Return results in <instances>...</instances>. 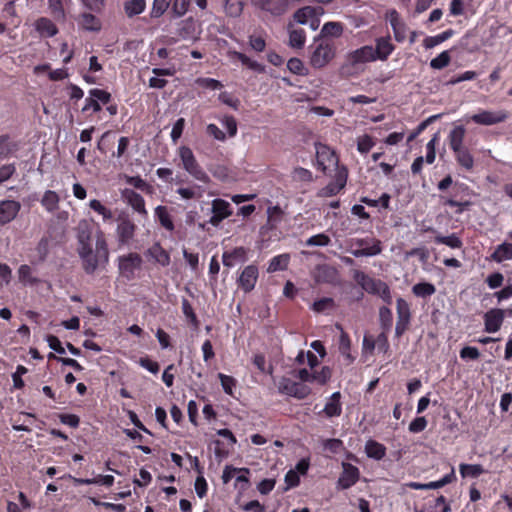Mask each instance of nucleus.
<instances>
[{"instance_id": "nucleus-1", "label": "nucleus", "mask_w": 512, "mask_h": 512, "mask_svg": "<svg viewBox=\"0 0 512 512\" xmlns=\"http://www.w3.org/2000/svg\"><path fill=\"white\" fill-rule=\"evenodd\" d=\"M77 252L81 259L82 268L88 275H92L98 268H105L109 263V249L102 232L96 239L95 250L92 247H78Z\"/></svg>"}, {"instance_id": "nucleus-2", "label": "nucleus", "mask_w": 512, "mask_h": 512, "mask_svg": "<svg viewBox=\"0 0 512 512\" xmlns=\"http://www.w3.org/2000/svg\"><path fill=\"white\" fill-rule=\"evenodd\" d=\"M374 62L371 45H364L358 49L350 51L340 67L341 75L345 77H355L365 71V64Z\"/></svg>"}, {"instance_id": "nucleus-3", "label": "nucleus", "mask_w": 512, "mask_h": 512, "mask_svg": "<svg viewBox=\"0 0 512 512\" xmlns=\"http://www.w3.org/2000/svg\"><path fill=\"white\" fill-rule=\"evenodd\" d=\"M336 55V46L331 39L320 38L310 47V65L315 69L325 67Z\"/></svg>"}, {"instance_id": "nucleus-4", "label": "nucleus", "mask_w": 512, "mask_h": 512, "mask_svg": "<svg viewBox=\"0 0 512 512\" xmlns=\"http://www.w3.org/2000/svg\"><path fill=\"white\" fill-rule=\"evenodd\" d=\"M183 169L194 179L207 184L210 181L208 174L197 161L192 149L188 146H181L178 149Z\"/></svg>"}, {"instance_id": "nucleus-5", "label": "nucleus", "mask_w": 512, "mask_h": 512, "mask_svg": "<svg viewBox=\"0 0 512 512\" xmlns=\"http://www.w3.org/2000/svg\"><path fill=\"white\" fill-rule=\"evenodd\" d=\"M116 237L119 247L129 245L134 239L137 226L127 212L122 211L116 218Z\"/></svg>"}, {"instance_id": "nucleus-6", "label": "nucleus", "mask_w": 512, "mask_h": 512, "mask_svg": "<svg viewBox=\"0 0 512 512\" xmlns=\"http://www.w3.org/2000/svg\"><path fill=\"white\" fill-rule=\"evenodd\" d=\"M142 257L136 252L118 257V270L120 275L127 281H132L136 277V271L142 267Z\"/></svg>"}, {"instance_id": "nucleus-7", "label": "nucleus", "mask_w": 512, "mask_h": 512, "mask_svg": "<svg viewBox=\"0 0 512 512\" xmlns=\"http://www.w3.org/2000/svg\"><path fill=\"white\" fill-rule=\"evenodd\" d=\"M316 161L318 169L324 174H327L332 168H335L336 172L337 169L341 167L335 151L325 144L316 145Z\"/></svg>"}, {"instance_id": "nucleus-8", "label": "nucleus", "mask_w": 512, "mask_h": 512, "mask_svg": "<svg viewBox=\"0 0 512 512\" xmlns=\"http://www.w3.org/2000/svg\"><path fill=\"white\" fill-rule=\"evenodd\" d=\"M353 245L359 247L351 251V254L357 258L376 256L383 250L382 242L377 238H357L354 239Z\"/></svg>"}, {"instance_id": "nucleus-9", "label": "nucleus", "mask_w": 512, "mask_h": 512, "mask_svg": "<svg viewBox=\"0 0 512 512\" xmlns=\"http://www.w3.org/2000/svg\"><path fill=\"white\" fill-rule=\"evenodd\" d=\"M347 179L348 170L342 165V167H339L335 172L333 180L319 191L318 196L332 197L337 195L346 186Z\"/></svg>"}, {"instance_id": "nucleus-10", "label": "nucleus", "mask_w": 512, "mask_h": 512, "mask_svg": "<svg viewBox=\"0 0 512 512\" xmlns=\"http://www.w3.org/2000/svg\"><path fill=\"white\" fill-rule=\"evenodd\" d=\"M509 118V112L506 110H480L478 113L473 114L470 120L478 125L491 126L505 122Z\"/></svg>"}, {"instance_id": "nucleus-11", "label": "nucleus", "mask_w": 512, "mask_h": 512, "mask_svg": "<svg viewBox=\"0 0 512 512\" xmlns=\"http://www.w3.org/2000/svg\"><path fill=\"white\" fill-rule=\"evenodd\" d=\"M397 322L395 327L396 337H401L408 329L411 321V310L409 303L403 299L396 300Z\"/></svg>"}, {"instance_id": "nucleus-12", "label": "nucleus", "mask_w": 512, "mask_h": 512, "mask_svg": "<svg viewBox=\"0 0 512 512\" xmlns=\"http://www.w3.org/2000/svg\"><path fill=\"white\" fill-rule=\"evenodd\" d=\"M259 278V269L257 265L250 264L243 268L240 272L236 283L240 290L244 293H250L256 286Z\"/></svg>"}, {"instance_id": "nucleus-13", "label": "nucleus", "mask_w": 512, "mask_h": 512, "mask_svg": "<svg viewBox=\"0 0 512 512\" xmlns=\"http://www.w3.org/2000/svg\"><path fill=\"white\" fill-rule=\"evenodd\" d=\"M211 212L212 216L208 222L214 227H218L223 220H225L226 218L230 217L233 214L231 204L228 201L221 198H216L212 200Z\"/></svg>"}, {"instance_id": "nucleus-14", "label": "nucleus", "mask_w": 512, "mask_h": 512, "mask_svg": "<svg viewBox=\"0 0 512 512\" xmlns=\"http://www.w3.org/2000/svg\"><path fill=\"white\" fill-rule=\"evenodd\" d=\"M506 311L501 308H491L483 315L484 331L486 333L498 332L505 320Z\"/></svg>"}, {"instance_id": "nucleus-15", "label": "nucleus", "mask_w": 512, "mask_h": 512, "mask_svg": "<svg viewBox=\"0 0 512 512\" xmlns=\"http://www.w3.org/2000/svg\"><path fill=\"white\" fill-rule=\"evenodd\" d=\"M342 469L336 485L339 490H347L359 481L360 471L358 467L348 462L342 463Z\"/></svg>"}, {"instance_id": "nucleus-16", "label": "nucleus", "mask_w": 512, "mask_h": 512, "mask_svg": "<svg viewBox=\"0 0 512 512\" xmlns=\"http://www.w3.org/2000/svg\"><path fill=\"white\" fill-rule=\"evenodd\" d=\"M353 279L367 293L376 295L384 282L380 279L370 277L360 270L353 271Z\"/></svg>"}, {"instance_id": "nucleus-17", "label": "nucleus", "mask_w": 512, "mask_h": 512, "mask_svg": "<svg viewBox=\"0 0 512 512\" xmlns=\"http://www.w3.org/2000/svg\"><path fill=\"white\" fill-rule=\"evenodd\" d=\"M122 198L141 217L145 219L148 217L145 200L141 194L137 193L133 189H124L122 192Z\"/></svg>"}, {"instance_id": "nucleus-18", "label": "nucleus", "mask_w": 512, "mask_h": 512, "mask_svg": "<svg viewBox=\"0 0 512 512\" xmlns=\"http://www.w3.org/2000/svg\"><path fill=\"white\" fill-rule=\"evenodd\" d=\"M21 204L16 200L0 201V227L11 223L19 214Z\"/></svg>"}, {"instance_id": "nucleus-19", "label": "nucleus", "mask_w": 512, "mask_h": 512, "mask_svg": "<svg viewBox=\"0 0 512 512\" xmlns=\"http://www.w3.org/2000/svg\"><path fill=\"white\" fill-rule=\"evenodd\" d=\"M394 50L395 45L391 42L390 36L376 38L375 48L372 46L374 61H386Z\"/></svg>"}, {"instance_id": "nucleus-20", "label": "nucleus", "mask_w": 512, "mask_h": 512, "mask_svg": "<svg viewBox=\"0 0 512 512\" xmlns=\"http://www.w3.org/2000/svg\"><path fill=\"white\" fill-rule=\"evenodd\" d=\"M249 249L243 246L235 247L222 254V263L227 268L234 267L237 263H244L248 260Z\"/></svg>"}, {"instance_id": "nucleus-21", "label": "nucleus", "mask_w": 512, "mask_h": 512, "mask_svg": "<svg viewBox=\"0 0 512 512\" xmlns=\"http://www.w3.org/2000/svg\"><path fill=\"white\" fill-rule=\"evenodd\" d=\"M146 257L161 267H167L171 263V257L159 242H155L145 252Z\"/></svg>"}, {"instance_id": "nucleus-22", "label": "nucleus", "mask_w": 512, "mask_h": 512, "mask_svg": "<svg viewBox=\"0 0 512 512\" xmlns=\"http://www.w3.org/2000/svg\"><path fill=\"white\" fill-rule=\"evenodd\" d=\"M253 4L274 16L283 15L286 10V0H252Z\"/></svg>"}, {"instance_id": "nucleus-23", "label": "nucleus", "mask_w": 512, "mask_h": 512, "mask_svg": "<svg viewBox=\"0 0 512 512\" xmlns=\"http://www.w3.org/2000/svg\"><path fill=\"white\" fill-rule=\"evenodd\" d=\"M323 413L327 418L339 417L342 414V403L341 393L339 391L334 392L326 402L323 410L319 415Z\"/></svg>"}, {"instance_id": "nucleus-24", "label": "nucleus", "mask_w": 512, "mask_h": 512, "mask_svg": "<svg viewBox=\"0 0 512 512\" xmlns=\"http://www.w3.org/2000/svg\"><path fill=\"white\" fill-rule=\"evenodd\" d=\"M71 3V0H48V7L54 20L64 22L66 20V10Z\"/></svg>"}, {"instance_id": "nucleus-25", "label": "nucleus", "mask_w": 512, "mask_h": 512, "mask_svg": "<svg viewBox=\"0 0 512 512\" xmlns=\"http://www.w3.org/2000/svg\"><path fill=\"white\" fill-rule=\"evenodd\" d=\"M456 162L465 170L470 171L474 167V157L470 152L469 148L464 146L452 150Z\"/></svg>"}, {"instance_id": "nucleus-26", "label": "nucleus", "mask_w": 512, "mask_h": 512, "mask_svg": "<svg viewBox=\"0 0 512 512\" xmlns=\"http://www.w3.org/2000/svg\"><path fill=\"white\" fill-rule=\"evenodd\" d=\"M229 56L233 60H238L247 67L248 69L257 72V73H264L265 72V66L256 60H252L250 57H248L246 54L238 51H230Z\"/></svg>"}, {"instance_id": "nucleus-27", "label": "nucleus", "mask_w": 512, "mask_h": 512, "mask_svg": "<svg viewBox=\"0 0 512 512\" xmlns=\"http://www.w3.org/2000/svg\"><path fill=\"white\" fill-rule=\"evenodd\" d=\"M35 29L43 37H54L58 33L57 26L46 17H40L36 20Z\"/></svg>"}, {"instance_id": "nucleus-28", "label": "nucleus", "mask_w": 512, "mask_h": 512, "mask_svg": "<svg viewBox=\"0 0 512 512\" xmlns=\"http://www.w3.org/2000/svg\"><path fill=\"white\" fill-rule=\"evenodd\" d=\"M466 129L463 125L455 126L448 135V144L451 150L464 147Z\"/></svg>"}, {"instance_id": "nucleus-29", "label": "nucleus", "mask_w": 512, "mask_h": 512, "mask_svg": "<svg viewBox=\"0 0 512 512\" xmlns=\"http://www.w3.org/2000/svg\"><path fill=\"white\" fill-rule=\"evenodd\" d=\"M490 260L496 263L512 260V243L504 242L499 244L490 255Z\"/></svg>"}, {"instance_id": "nucleus-30", "label": "nucleus", "mask_w": 512, "mask_h": 512, "mask_svg": "<svg viewBox=\"0 0 512 512\" xmlns=\"http://www.w3.org/2000/svg\"><path fill=\"white\" fill-rule=\"evenodd\" d=\"M365 453L369 458L381 460L386 455V447L382 443L370 439L365 444Z\"/></svg>"}, {"instance_id": "nucleus-31", "label": "nucleus", "mask_w": 512, "mask_h": 512, "mask_svg": "<svg viewBox=\"0 0 512 512\" xmlns=\"http://www.w3.org/2000/svg\"><path fill=\"white\" fill-rule=\"evenodd\" d=\"M290 263V254L283 253L274 256L269 261L267 272L268 273H274L277 271H284L288 268V265Z\"/></svg>"}, {"instance_id": "nucleus-32", "label": "nucleus", "mask_w": 512, "mask_h": 512, "mask_svg": "<svg viewBox=\"0 0 512 512\" xmlns=\"http://www.w3.org/2000/svg\"><path fill=\"white\" fill-rule=\"evenodd\" d=\"M178 35L184 40L195 38L196 22L192 17L182 20L179 23Z\"/></svg>"}, {"instance_id": "nucleus-33", "label": "nucleus", "mask_w": 512, "mask_h": 512, "mask_svg": "<svg viewBox=\"0 0 512 512\" xmlns=\"http://www.w3.org/2000/svg\"><path fill=\"white\" fill-rule=\"evenodd\" d=\"M266 36V32L263 30L254 32L253 34L249 35L248 44L250 48L257 53L265 51L267 46Z\"/></svg>"}, {"instance_id": "nucleus-34", "label": "nucleus", "mask_w": 512, "mask_h": 512, "mask_svg": "<svg viewBox=\"0 0 512 512\" xmlns=\"http://www.w3.org/2000/svg\"><path fill=\"white\" fill-rule=\"evenodd\" d=\"M155 216L160 225L168 231H173L175 226L166 206L159 205L155 208Z\"/></svg>"}, {"instance_id": "nucleus-35", "label": "nucleus", "mask_w": 512, "mask_h": 512, "mask_svg": "<svg viewBox=\"0 0 512 512\" xmlns=\"http://www.w3.org/2000/svg\"><path fill=\"white\" fill-rule=\"evenodd\" d=\"M459 472L462 478H478L485 473V469L481 464H466L459 465Z\"/></svg>"}, {"instance_id": "nucleus-36", "label": "nucleus", "mask_w": 512, "mask_h": 512, "mask_svg": "<svg viewBox=\"0 0 512 512\" xmlns=\"http://www.w3.org/2000/svg\"><path fill=\"white\" fill-rule=\"evenodd\" d=\"M310 19L312 20L311 26L313 27L316 21V11L311 6L300 8L294 13V20L300 24H307Z\"/></svg>"}, {"instance_id": "nucleus-37", "label": "nucleus", "mask_w": 512, "mask_h": 512, "mask_svg": "<svg viewBox=\"0 0 512 512\" xmlns=\"http://www.w3.org/2000/svg\"><path fill=\"white\" fill-rule=\"evenodd\" d=\"M146 9V0H128L124 3V12L132 18L143 13Z\"/></svg>"}, {"instance_id": "nucleus-38", "label": "nucleus", "mask_w": 512, "mask_h": 512, "mask_svg": "<svg viewBox=\"0 0 512 512\" xmlns=\"http://www.w3.org/2000/svg\"><path fill=\"white\" fill-rule=\"evenodd\" d=\"M339 352L346 360L347 364H351L355 357L351 354V340L349 335L342 331L340 338H339Z\"/></svg>"}, {"instance_id": "nucleus-39", "label": "nucleus", "mask_w": 512, "mask_h": 512, "mask_svg": "<svg viewBox=\"0 0 512 512\" xmlns=\"http://www.w3.org/2000/svg\"><path fill=\"white\" fill-rule=\"evenodd\" d=\"M306 42V32L302 28L289 30V46L295 49H301Z\"/></svg>"}, {"instance_id": "nucleus-40", "label": "nucleus", "mask_w": 512, "mask_h": 512, "mask_svg": "<svg viewBox=\"0 0 512 512\" xmlns=\"http://www.w3.org/2000/svg\"><path fill=\"white\" fill-rule=\"evenodd\" d=\"M79 24L87 31H99L101 29L100 20L91 13H82L80 15Z\"/></svg>"}, {"instance_id": "nucleus-41", "label": "nucleus", "mask_w": 512, "mask_h": 512, "mask_svg": "<svg viewBox=\"0 0 512 512\" xmlns=\"http://www.w3.org/2000/svg\"><path fill=\"white\" fill-rule=\"evenodd\" d=\"M247 0H225L224 11L229 17H239L244 9Z\"/></svg>"}, {"instance_id": "nucleus-42", "label": "nucleus", "mask_w": 512, "mask_h": 512, "mask_svg": "<svg viewBox=\"0 0 512 512\" xmlns=\"http://www.w3.org/2000/svg\"><path fill=\"white\" fill-rule=\"evenodd\" d=\"M454 35L453 29H447L436 36H428L424 39L423 45L426 49H431L442 42L448 40Z\"/></svg>"}, {"instance_id": "nucleus-43", "label": "nucleus", "mask_w": 512, "mask_h": 512, "mask_svg": "<svg viewBox=\"0 0 512 512\" xmlns=\"http://www.w3.org/2000/svg\"><path fill=\"white\" fill-rule=\"evenodd\" d=\"M343 34V24L340 22H326L321 29V38L340 37Z\"/></svg>"}, {"instance_id": "nucleus-44", "label": "nucleus", "mask_w": 512, "mask_h": 512, "mask_svg": "<svg viewBox=\"0 0 512 512\" xmlns=\"http://www.w3.org/2000/svg\"><path fill=\"white\" fill-rule=\"evenodd\" d=\"M436 244H444L452 249H460L463 246L461 238L456 234L452 233L448 236L437 235L434 238Z\"/></svg>"}, {"instance_id": "nucleus-45", "label": "nucleus", "mask_w": 512, "mask_h": 512, "mask_svg": "<svg viewBox=\"0 0 512 512\" xmlns=\"http://www.w3.org/2000/svg\"><path fill=\"white\" fill-rule=\"evenodd\" d=\"M59 196L55 191L47 190L41 200V204L49 212H53L59 207Z\"/></svg>"}, {"instance_id": "nucleus-46", "label": "nucleus", "mask_w": 512, "mask_h": 512, "mask_svg": "<svg viewBox=\"0 0 512 512\" xmlns=\"http://www.w3.org/2000/svg\"><path fill=\"white\" fill-rule=\"evenodd\" d=\"M172 0H153L150 17L158 19L162 17L171 7Z\"/></svg>"}, {"instance_id": "nucleus-47", "label": "nucleus", "mask_w": 512, "mask_h": 512, "mask_svg": "<svg viewBox=\"0 0 512 512\" xmlns=\"http://www.w3.org/2000/svg\"><path fill=\"white\" fill-rule=\"evenodd\" d=\"M284 211L279 205L270 206L267 208V224L270 229L276 227L283 219Z\"/></svg>"}, {"instance_id": "nucleus-48", "label": "nucleus", "mask_w": 512, "mask_h": 512, "mask_svg": "<svg viewBox=\"0 0 512 512\" xmlns=\"http://www.w3.org/2000/svg\"><path fill=\"white\" fill-rule=\"evenodd\" d=\"M191 0H172L170 13L173 18L184 16L190 7Z\"/></svg>"}, {"instance_id": "nucleus-49", "label": "nucleus", "mask_w": 512, "mask_h": 512, "mask_svg": "<svg viewBox=\"0 0 512 512\" xmlns=\"http://www.w3.org/2000/svg\"><path fill=\"white\" fill-rule=\"evenodd\" d=\"M412 292L417 297H430L436 292V288L432 283L420 282L412 287Z\"/></svg>"}, {"instance_id": "nucleus-50", "label": "nucleus", "mask_w": 512, "mask_h": 512, "mask_svg": "<svg viewBox=\"0 0 512 512\" xmlns=\"http://www.w3.org/2000/svg\"><path fill=\"white\" fill-rule=\"evenodd\" d=\"M379 321L383 332H389L393 324V314L390 308L383 306L379 309Z\"/></svg>"}, {"instance_id": "nucleus-51", "label": "nucleus", "mask_w": 512, "mask_h": 512, "mask_svg": "<svg viewBox=\"0 0 512 512\" xmlns=\"http://www.w3.org/2000/svg\"><path fill=\"white\" fill-rule=\"evenodd\" d=\"M18 150V144L9 141L8 135L0 136V157L6 158Z\"/></svg>"}, {"instance_id": "nucleus-52", "label": "nucleus", "mask_w": 512, "mask_h": 512, "mask_svg": "<svg viewBox=\"0 0 512 512\" xmlns=\"http://www.w3.org/2000/svg\"><path fill=\"white\" fill-rule=\"evenodd\" d=\"M33 270L27 264H22L18 268V278L23 284L35 285L38 283V279L32 276Z\"/></svg>"}, {"instance_id": "nucleus-53", "label": "nucleus", "mask_w": 512, "mask_h": 512, "mask_svg": "<svg viewBox=\"0 0 512 512\" xmlns=\"http://www.w3.org/2000/svg\"><path fill=\"white\" fill-rule=\"evenodd\" d=\"M181 304H182V312L185 315V317L187 318V320L189 321L190 325L193 328L197 329L200 325V322L197 318L196 313L194 312L192 305L186 298L182 299Z\"/></svg>"}, {"instance_id": "nucleus-54", "label": "nucleus", "mask_w": 512, "mask_h": 512, "mask_svg": "<svg viewBox=\"0 0 512 512\" xmlns=\"http://www.w3.org/2000/svg\"><path fill=\"white\" fill-rule=\"evenodd\" d=\"M287 69L295 75H299V76L308 75V69L305 67L303 61L296 57L290 58L288 60Z\"/></svg>"}, {"instance_id": "nucleus-55", "label": "nucleus", "mask_w": 512, "mask_h": 512, "mask_svg": "<svg viewBox=\"0 0 512 512\" xmlns=\"http://www.w3.org/2000/svg\"><path fill=\"white\" fill-rule=\"evenodd\" d=\"M451 61V56L449 54V51H443L441 52L437 57L433 58L430 62V66L433 69H443L449 65Z\"/></svg>"}, {"instance_id": "nucleus-56", "label": "nucleus", "mask_w": 512, "mask_h": 512, "mask_svg": "<svg viewBox=\"0 0 512 512\" xmlns=\"http://www.w3.org/2000/svg\"><path fill=\"white\" fill-rule=\"evenodd\" d=\"M335 307V301L333 298L330 297H323L318 300H316L313 305L312 309L317 313H322L326 310H331Z\"/></svg>"}, {"instance_id": "nucleus-57", "label": "nucleus", "mask_w": 512, "mask_h": 512, "mask_svg": "<svg viewBox=\"0 0 512 512\" xmlns=\"http://www.w3.org/2000/svg\"><path fill=\"white\" fill-rule=\"evenodd\" d=\"M456 480V475L454 470L452 469L450 473L443 476L440 480L431 481L426 483L427 490L438 489L444 487L447 484H450Z\"/></svg>"}, {"instance_id": "nucleus-58", "label": "nucleus", "mask_w": 512, "mask_h": 512, "mask_svg": "<svg viewBox=\"0 0 512 512\" xmlns=\"http://www.w3.org/2000/svg\"><path fill=\"white\" fill-rule=\"evenodd\" d=\"M89 95L94 97L97 101H99L100 105H108L112 100V95L110 92L99 88L90 89Z\"/></svg>"}, {"instance_id": "nucleus-59", "label": "nucleus", "mask_w": 512, "mask_h": 512, "mask_svg": "<svg viewBox=\"0 0 512 512\" xmlns=\"http://www.w3.org/2000/svg\"><path fill=\"white\" fill-rule=\"evenodd\" d=\"M440 118V115H432L422 121L415 129L414 131L408 136L407 141L412 142L417 136H419L431 123H433L435 120Z\"/></svg>"}, {"instance_id": "nucleus-60", "label": "nucleus", "mask_w": 512, "mask_h": 512, "mask_svg": "<svg viewBox=\"0 0 512 512\" xmlns=\"http://www.w3.org/2000/svg\"><path fill=\"white\" fill-rule=\"evenodd\" d=\"M332 376V370L328 366H323L320 371L312 373L313 381H316L320 385H325Z\"/></svg>"}, {"instance_id": "nucleus-61", "label": "nucleus", "mask_w": 512, "mask_h": 512, "mask_svg": "<svg viewBox=\"0 0 512 512\" xmlns=\"http://www.w3.org/2000/svg\"><path fill=\"white\" fill-rule=\"evenodd\" d=\"M323 447L332 454H338L344 449V444L341 439L331 438L324 441Z\"/></svg>"}, {"instance_id": "nucleus-62", "label": "nucleus", "mask_w": 512, "mask_h": 512, "mask_svg": "<svg viewBox=\"0 0 512 512\" xmlns=\"http://www.w3.org/2000/svg\"><path fill=\"white\" fill-rule=\"evenodd\" d=\"M195 83L202 88L210 90H218L223 88V84L219 80L213 78L199 77L196 79Z\"/></svg>"}, {"instance_id": "nucleus-63", "label": "nucleus", "mask_w": 512, "mask_h": 512, "mask_svg": "<svg viewBox=\"0 0 512 512\" xmlns=\"http://www.w3.org/2000/svg\"><path fill=\"white\" fill-rule=\"evenodd\" d=\"M374 141L371 136L369 135H363L362 137H359L357 140V150L361 154L368 153L374 146Z\"/></svg>"}, {"instance_id": "nucleus-64", "label": "nucleus", "mask_w": 512, "mask_h": 512, "mask_svg": "<svg viewBox=\"0 0 512 512\" xmlns=\"http://www.w3.org/2000/svg\"><path fill=\"white\" fill-rule=\"evenodd\" d=\"M292 177L294 180L301 182H312L313 174L310 170L303 167H296L292 172Z\"/></svg>"}]
</instances>
